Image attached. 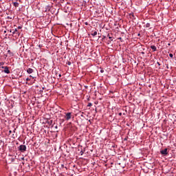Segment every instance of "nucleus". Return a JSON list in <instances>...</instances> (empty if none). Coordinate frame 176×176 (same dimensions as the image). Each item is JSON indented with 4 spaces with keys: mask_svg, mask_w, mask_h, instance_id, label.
<instances>
[{
    "mask_svg": "<svg viewBox=\"0 0 176 176\" xmlns=\"http://www.w3.org/2000/svg\"><path fill=\"white\" fill-rule=\"evenodd\" d=\"M18 151H20L21 152H25V151H27V146L21 144L18 147Z\"/></svg>",
    "mask_w": 176,
    "mask_h": 176,
    "instance_id": "1",
    "label": "nucleus"
},
{
    "mask_svg": "<svg viewBox=\"0 0 176 176\" xmlns=\"http://www.w3.org/2000/svg\"><path fill=\"white\" fill-rule=\"evenodd\" d=\"M1 68L4 69L3 72H5V74H10V70H9V67H8V66H3Z\"/></svg>",
    "mask_w": 176,
    "mask_h": 176,
    "instance_id": "2",
    "label": "nucleus"
},
{
    "mask_svg": "<svg viewBox=\"0 0 176 176\" xmlns=\"http://www.w3.org/2000/svg\"><path fill=\"white\" fill-rule=\"evenodd\" d=\"M167 151H168V148H164V150H162L160 151V153H162V155H164V156H167V155H168V153L167 152Z\"/></svg>",
    "mask_w": 176,
    "mask_h": 176,
    "instance_id": "3",
    "label": "nucleus"
},
{
    "mask_svg": "<svg viewBox=\"0 0 176 176\" xmlns=\"http://www.w3.org/2000/svg\"><path fill=\"white\" fill-rule=\"evenodd\" d=\"M72 113H66V116H65V120H69V119H71V118H72Z\"/></svg>",
    "mask_w": 176,
    "mask_h": 176,
    "instance_id": "4",
    "label": "nucleus"
},
{
    "mask_svg": "<svg viewBox=\"0 0 176 176\" xmlns=\"http://www.w3.org/2000/svg\"><path fill=\"white\" fill-rule=\"evenodd\" d=\"M107 37L109 38V41H108V44H109L113 40L112 39V36H111V35L109 34H107Z\"/></svg>",
    "mask_w": 176,
    "mask_h": 176,
    "instance_id": "5",
    "label": "nucleus"
},
{
    "mask_svg": "<svg viewBox=\"0 0 176 176\" xmlns=\"http://www.w3.org/2000/svg\"><path fill=\"white\" fill-rule=\"evenodd\" d=\"M27 72H28V74H32V72H34V69H32L31 68H28L27 69Z\"/></svg>",
    "mask_w": 176,
    "mask_h": 176,
    "instance_id": "6",
    "label": "nucleus"
},
{
    "mask_svg": "<svg viewBox=\"0 0 176 176\" xmlns=\"http://www.w3.org/2000/svg\"><path fill=\"white\" fill-rule=\"evenodd\" d=\"M150 47H151V49H152V50H153V52H156V50H157L156 46L151 45Z\"/></svg>",
    "mask_w": 176,
    "mask_h": 176,
    "instance_id": "7",
    "label": "nucleus"
},
{
    "mask_svg": "<svg viewBox=\"0 0 176 176\" xmlns=\"http://www.w3.org/2000/svg\"><path fill=\"white\" fill-rule=\"evenodd\" d=\"M13 35H14V34H16V35L19 34V30H17V29H14V30L12 32Z\"/></svg>",
    "mask_w": 176,
    "mask_h": 176,
    "instance_id": "8",
    "label": "nucleus"
},
{
    "mask_svg": "<svg viewBox=\"0 0 176 176\" xmlns=\"http://www.w3.org/2000/svg\"><path fill=\"white\" fill-rule=\"evenodd\" d=\"M145 27L146 28H149L151 27V23H147L146 25H145Z\"/></svg>",
    "mask_w": 176,
    "mask_h": 176,
    "instance_id": "9",
    "label": "nucleus"
},
{
    "mask_svg": "<svg viewBox=\"0 0 176 176\" xmlns=\"http://www.w3.org/2000/svg\"><path fill=\"white\" fill-rule=\"evenodd\" d=\"M91 35L92 36H96L97 35V31L94 32L93 33L91 34Z\"/></svg>",
    "mask_w": 176,
    "mask_h": 176,
    "instance_id": "10",
    "label": "nucleus"
},
{
    "mask_svg": "<svg viewBox=\"0 0 176 176\" xmlns=\"http://www.w3.org/2000/svg\"><path fill=\"white\" fill-rule=\"evenodd\" d=\"M8 54H10V56H13V53L12 52V51H10V50L8 51Z\"/></svg>",
    "mask_w": 176,
    "mask_h": 176,
    "instance_id": "11",
    "label": "nucleus"
},
{
    "mask_svg": "<svg viewBox=\"0 0 176 176\" xmlns=\"http://www.w3.org/2000/svg\"><path fill=\"white\" fill-rule=\"evenodd\" d=\"M14 6H15V8H19V3L14 2Z\"/></svg>",
    "mask_w": 176,
    "mask_h": 176,
    "instance_id": "12",
    "label": "nucleus"
},
{
    "mask_svg": "<svg viewBox=\"0 0 176 176\" xmlns=\"http://www.w3.org/2000/svg\"><path fill=\"white\" fill-rule=\"evenodd\" d=\"M89 107H93V104L91 102H89L87 106V108H89Z\"/></svg>",
    "mask_w": 176,
    "mask_h": 176,
    "instance_id": "13",
    "label": "nucleus"
},
{
    "mask_svg": "<svg viewBox=\"0 0 176 176\" xmlns=\"http://www.w3.org/2000/svg\"><path fill=\"white\" fill-rule=\"evenodd\" d=\"M105 38H107V36H104V35H103V36H102V41H104V39H105Z\"/></svg>",
    "mask_w": 176,
    "mask_h": 176,
    "instance_id": "14",
    "label": "nucleus"
},
{
    "mask_svg": "<svg viewBox=\"0 0 176 176\" xmlns=\"http://www.w3.org/2000/svg\"><path fill=\"white\" fill-rule=\"evenodd\" d=\"M67 65H71L72 63L70 61H68V62L67 63Z\"/></svg>",
    "mask_w": 176,
    "mask_h": 176,
    "instance_id": "15",
    "label": "nucleus"
},
{
    "mask_svg": "<svg viewBox=\"0 0 176 176\" xmlns=\"http://www.w3.org/2000/svg\"><path fill=\"white\" fill-rule=\"evenodd\" d=\"M83 153H84L83 151H80V155L81 156L83 155Z\"/></svg>",
    "mask_w": 176,
    "mask_h": 176,
    "instance_id": "16",
    "label": "nucleus"
},
{
    "mask_svg": "<svg viewBox=\"0 0 176 176\" xmlns=\"http://www.w3.org/2000/svg\"><path fill=\"white\" fill-rule=\"evenodd\" d=\"M0 64H1V65H5V63L1 62Z\"/></svg>",
    "mask_w": 176,
    "mask_h": 176,
    "instance_id": "17",
    "label": "nucleus"
},
{
    "mask_svg": "<svg viewBox=\"0 0 176 176\" xmlns=\"http://www.w3.org/2000/svg\"><path fill=\"white\" fill-rule=\"evenodd\" d=\"M173 54H169V57L173 58Z\"/></svg>",
    "mask_w": 176,
    "mask_h": 176,
    "instance_id": "18",
    "label": "nucleus"
},
{
    "mask_svg": "<svg viewBox=\"0 0 176 176\" xmlns=\"http://www.w3.org/2000/svg\"><path fill=\"white\" fill-rule=\"evenodd\" d=\"M10 160H11V162H14L15 160H14V158H11Z\"/></svg>",
    "mask_w": 176,
    "mask_h": 176,
    "instance_id": "19",
    "label": "nucleus"
},
{
    "mask_svg": "<svg viewBox=\"0 0 176 176\" xmlns=\"http://www.w3.org/2000/svg\"><path fill=\"white\" fill-rule=\"evenodd\" d=\"M157 65H159V67H160V63L157 62Z\"/></svg>",
    "mask_w": 176,
    "mask_h": 176,
    "instance_id": "20",
    "label": "nucleus"
},
{
    "mask_svg": "<svg viewBox=\"0 0 176 176\" xmlns=\"http://www.w3.org/2000/svg\"><path fill=\"white\" fill-rule=\"evenodd\" d=\"M100 72H101V74H103L104 69H101V70H100Z\"/></svg>",
    "mask_w": 176,
    "mask_h": 176,
    "instance_id": "21",
    "label": "nucleus"
},
{
    "mask_svg": "<svg viewBox=\"0 0 176 176\" xmlns=\"http://www.w3.org/2000/svg\"><path fill=\"white\" fill-rule=\"evenodd\" d=\"M18 30H21V26H19Z\"/></svg>",
    "mask_w": 176,
    "mask_h": 176,
    "instance_id": "22",
    "label": "nucleus"
},
{
    "mask_svg": "<svg viewBox=\"0 0 176 176\" xmlns=\"http://www.w3.org/2000/svg\"><path fill=\"white\" fill-rule=\"evenodd\" d=\"M26 80H27V82H28V80H30V79L29 78H27Z\"/></svg>",
    "mask_w": 176,
    "mask_h": 176,
    "instance_id": "23",
    "label": "nucleus"
},
{
    "mask_svg": "<svg viewBox=\"0 0 176 176\" xmlns=\"http://www.w3.org/2000/svg\"><path fill=\"white\" fill-rule=\"evenodd\" d=\"M141 54H143V55H144V54H145V52H141Z\"/></svg>",
    "mask_w": 176,
    "mask_h": 176,
    "instance_id": "24",
    "label": "nucleus"
},
{
    "mask_svg": "<svg viewBox=\"0 0 176 176\" xmlns=\"http://www.w3.org/2000/svg\"><path fill=\"white\" fill-rule=\"evenodd\" d=\"M119 116H122V113H118Z\"/></svg>",
    "mask_w": 176,
    "mask_h": 176,
    "instance_id": "25",
    "label": "nucleus"
},
{
    "mask_svg": "<svg viewBox=\"0 0 176 176\" xmlns=\"http://www.w3.org/2000/svg\"><path fill=\"white\" fill-rule=\"evenodd\" d=\"M52 122H53V121L51 120L49 123H50V124H52Z\"/></svg>",
    "mask_w": 176,
    "mask_h": 176,
    "instance_id": "26",
    "label": "nucleus"
},
{
    "mask_svg": "<svg viewBox=\"0 0 176 176\" xmlns=\"http://www.w3.org/2000/svg\"><path fill=\"white\" fill-rule=\"evenodd\" d=\"M13 133H16V129H14Z\"/></svg>",
    "mask_w": 176,
    "mask_h": 176,
    "instance_id": "27",
    "label": "nucleus"
},
{
    "mask_svg": "<svg viewBox=\"0 0 176 176\" xmlns=\"http://www.w3.org/2000/svg\"><path fill=\"white\" fill-rule=\"evenodd\" d=\"M9 134H12V131H9Z\"/></svg>",
    "mask_w": 176,
    "mask_h": 176,
    "instance_id": "28",
    "label": "nucleus"
},
{
    "mask_svg": "<svg viewBox=\"0 0 176 176\" xmlns=\"http://www.w3.org/2000/svg\"><path fill=\"white\" fill-rule=\"evenodd\" d=\"M61 167H63V168H64V167H65V166H64V164H62V165H61Z\"/></svg>",
    "mask_w": 176,
    "mask_h": 176,
    "instance_id": "29",
    "label": "nucleus"
},
{
    "mask_svg": "<svg viewBox=\"0 0 176 176\" xmlns=\"http://www.w3.org/2000/svg\"><path fill=\"white\" fill-rule=\"evenodd\" d=\"M12 138H15L14 134L12 135Z\"/></svg>",
    "mask_w": 176,
    "mask_h": 176,
    "instance_id": "30",
    "label": "nucleus"
},
{
    "mask_svg": "<svg viewBox=\"0 0 176 176\" xmlns=\"http://www.w3.org/2000/svg\"><path fill=\"white\" fill-rule=\"evenodd\" d=\"M87 100H88V101H90V98H87Z\"/></svg>",
    "mask_w": 176,
    "mask_h": 176,
    "instance_id": "31",
    "label": "nucleus"
},
{
    "mask_svg": "<svg viewBox=\"0 0 176 176\" xmlns=\"http://www.w3.org/2000/svg\"><path fill=\"white\" fill-rule=\"evenodd\" d=\"M118 39H120V41H122V37H120Z\"/></svg>",
    "mask_w": 176,
    "mask_h": 176,
    "instance_id": "32",
    "label": "nucleus"
},
{
    "mask_svg": "<svg viewBox=\"0 0 176 176\" xmlns=\"http://www.w3.org/2000/svg\"><path fill=\"white\" fill-rule=\"evenodd\" d=\"M85 24H86V25H87V24H88L87 22H86Z\"/></svg>",
    "mask_w": 176,
    "mask_h": 176,
    "instance_id": "33",
    "label": "nucleus"
},
{
    "mask_svg": "<svg viewBox=\"0 0 176 176\" xmlns=\"http://www.w3.org/2000/svg\"><path fill=\"white\" fill-rule=\"evenodd\" d=\"M4 34H6V31H4Z\"/></svg>",
    "mask_w": 176,
    "mask_h": 176,
    "instance_id": "34",
    "label": "nucleus"
},
{
    "mask_svg": "<svg viewBox=\"0 0 176 176\" xmlns=\"http://www.w3.org/2000/svg\"><path fill=\"white\" fill-rule=\"evenodd\" d=\"M45 89V87H43V90H44Z\"/></svg>",
    "mask_w": 176,
    "mask_h": 176,
    "instance_id": "35",
    "label": "nucleus"
},
{
    "mask_svg": "<svg viewBox=\"0 0 176 176\" xmlns=\"http://www.w3.org/2000/svg\"><path fill=\"white\" fill-rule=\"evenodd\" d=\"M113 148H115V145L113 146Z\"/></svg>",
    "mask_w": 176,
    "mask_h": 176,
    "instance_id": "36",
    "label": "nucleus"
},
{
    "mask_svg": "<svg viewBox=\"0 0 176 176\" xmlns=\"http://www.w3.org/2000/svg\"><path fill=\"white\" fill-rule=\"evenodd\" d=\"M59 76H61V74H60Z\"/></svg>",
    "mask_w": 176,
    "mask_h": 176,
    "instance_id": "37",
    "label": "nucleus"
},
{
    "mask_svg": "<svg viewBox=\"0 0 176 176\" xmlns=\"http://www.w3.org/2000/svg\"><path fill=\"white\" fill-rule=\"evenodd\" d=\"M56 129H57V126H56Z\"/></svg>",
    "mask_w": 176,
    "mask_h": 176,
    "instance_id": "38",
    "label": "nucleus"
},
{
    "mask_svg": "<svg viewBox=\"0 0 176 176\" xmlns=\"http://www.w3.org/2000/svg\"><path fill=\"white\" fill-rule=\"evenodd\" d=\"M65 168H66V170H67V167H65Z\"/></svg>",
    "mask_w": 176,
    "mask_h": 176,
    "instance_id": "39",
    "label": "nucleus"
}]
</instances>
